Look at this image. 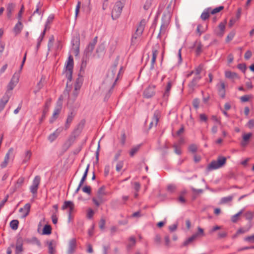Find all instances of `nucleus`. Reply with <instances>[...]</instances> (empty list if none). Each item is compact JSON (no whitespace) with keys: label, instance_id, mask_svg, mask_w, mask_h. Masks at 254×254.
Segmentation results:
<instances>
[{"label":"nucleus","instance_id":"nucleus-1","mask_svg":"<svg viewBox=\"0 0 254 254\" xmlns=\"http://www.w3.org/2000/svg\"><path fill=\"white\" fill-rule=\"evenodd\" d=\"M107 194L105 187L102 186L98 190L96 196L92 198V201L96 206H99L106 201L105 196Z\"/></svg>","mask_w":254,"mask_h":254},{"label":"nucleus","instance_id":"nucleus-2","mask_svg":"<svg viewBox=\"0 0 254 254\" xmlns=\"http://www.w3.org/2000/svg\"><path fill=\"white\" fill-rule=\"evenodd\" d=\"M226 158L223 156H219L217 160L212 161L209 163L207 170L208 171L216 170L223 167L226 163Z\"/></svg>","mask_w":254,"mask_h":254},{"label":"nucleus","instance_id":"nucleus-3","mask_svg":"<svg viewBox=\"0 0 254 254\" xmlns=\"http://www.w3.org/2000/svg\"><path fill=\"white\" fill-rule=\"evenodd\" d=\"M73 68V59L72 56H69L65 65V74L67 79L71 81Z\"/></svg>","mask_w":254,"mask_h":254},{"label":"nucleus","instance_id":"nucleus-4","mask_svg":"<svg viewBox=\"0 0 254 254\" xmlns=\"http://www.w3.org/2000/svg\"><path fill=\"white\" fill-rule=\"evenodd\" d=\"M124 5V3L120 0L115 3L112 12V17L113 19H116L120 15Z\"/></svg>","mask_w":254,"mask_h":254},{"label":"nucleus","instance_id":"nucleus-5","mask_svg":"<svg viewBox=\"0 0 254 254\" xmlns=\"http://www.w3.org/2000/svg\"><path fill=\"white\" fill-rule=\"evenodd\" d=\"M82 83L83 78L82 77H79L76 79L74 84V90L73 91L71 94H69V98H73V99L76 98L78 94L79 90H80L81 87Z\"/></svg>","mask_w":254,"mask_h":254},{"label":"nucleus","instance_id":"nucleus-6","mask_svg":"<svg viewBox=\"0 0 254 254\" xmlns=\"http://www.w3.org/2000/svg\"><path fill=\"white\" fill-rule=\"evenodd\" d=\"M63 210L68 209V217L71 218L72 213L74 209V204L71 201H65L62 207Z\"/></svg>","mask_w":254,"mask_h":254},{"label":"nucleus","instance_id":"nucleus-7","mask_svg":"<svg viewBox=\"0 0 254 254\" xmlns=\"http://www.w3.org/2000/svg\"><path fill=\"white\" fill-rule=\"evenodd\" d=\"M40 180L41 178L39 176H36L33 180L32 185L30 187V191L33 193L34 197H35V196H36L37 194V190L40 183Z\"/></svg>","mask_w":254,"mask_h":254},{"label":"nucleus","instance_id":"nucleus-8","mask_svg":"<svg viewBox=\"0 0 254 254\" xmlns=\"http://www.w3.org/2000/svg\"><path fill=\"white\" fill-rule=\"evenodd\" d=\"M154 85L150 84L145 89L143 92V96L146 98H149L153 97L155 93Z\"/></svg>","mask_w":254,"mask_h":254},{"label":"nucleus","instance_id":"nucleus-9","mask_svg":"<svg viewBox=\"0 0 254 254\" xmlns=\"http://www.w3.org/2000/svg\"><path fill=\"white\" fill-rule=\"evenodd\" d=\"M11 93L6 92L1 99L0 100V112L4 108L6 104L8 102Z\"/></svg>","mask_w":254,"mask_h":254},{"label":"nucleus","instance_id":"nucleus-10","mask_svg":"<svg viewBox=\"0 0 254 254\" xmlns=\"http://www.w3.org/2000/svg\"><path fill=\"white\" fill-rule=\"evenodd\" d=\"M202 67L200 65L197 67H196L194 70L191 71L189 74H188V77L192 75V74L194 73L197 76L195 77L193 80L192 83L195 84L196 82L200 79V76L199 75L200 73L201 72Z\"/></svg>","mask_w":254,"mask_h":254},{"label":"nucleus","instance_id":"nucleus-11","mask_svg":"<svg viewBox=\"0 0 254 254\" xmlns=\"http://www.w3.org/2000/svg\"><path fill=\"white\" fill-rule=\"evenodd\" d=\"M218 92L219 95L222 98H224L225 97V84L224 81H220L217 85Z\"/></svg>","mask_w":254,"mask_h":254},{"label":"nucleus","instance_id":"nucleus-12","mask_svg":"<svg viewBox=\"0 0 254 254\" xmlns=\"http://www.w3.org/2000/svg\"><path fill=\"white\" fill-rule=\"evenodd\" d=\"M226 21L221 22L217 29H215V34L219 36L222 37L225 32Z\"/></svg>","mask_w":254,"mask_h":254},{"label":"nucleus","instance_id":"nucleus-13","mask_svg":"<svg viewBox=\"0 0 254 254\" xmlns=\"http://www.w3.org/2000/svg\"><path fill=\"white\" fill-rule=\"evenodd\" d=\"M252 135L253 134L252 133H244L242 136V140L241 142V145L242 147H246L248 144Z\"/></svg>","mask_w":254,"mask_h":254},{"label":"nucleus","instance_id":"nucleus-14","mask_svg":"<svg viewBox=\"0 0 254 254\" xmlns=\"http://www.w3.org/2000/svg\"><path fill=\"white\" fill-rule=\"evenodd\" d=\"M161 117V113L159 111H156L153 115L152 121L150 124V127L153 126H156Z\"/></svg>","mask_w":254,"mask_h":254},{"label":"nucleus","instance_id":"nucleus-15","mask_svg":"<svg viewBox=\"0 0 254 254\" xmlns=\"http://www.w3.org/2000/svg\"><path fill=\"white\" fill-rule=\"evenodd\" d=\"M31 205L29 203L26 204L23 208L19 209V212L21 213V217L25 218L30 212Z\"/></svg>","mask_w":254,"mask_h":254},{"label":"nucleus","instance_id":"nucleus-16","mask_svg":"<svg viewBox=\"0 0 254 254\" xmlns=\"http://www.w3.org/2000/svg\"><path fill=\"white\" fill-rule=\"evenodd\" d=\"M23 242L21 238H18L16 241L15 254H21L23 251Z\"/></svg>","mask_w":254,"mask_h":254},{"label":"nucleus","instance_id":"nucleus-17","mask_svg":"<svg viewBox=\"0 0 254 254\" xmlns=\"http://www.w3.org/2000/svg\"><path fill=\"white\" fill-rule=\"evenodd\" d=\"M13 152V149L10 148L8 151L7 153L5 155V156L4 157V161L1 163L0 167L2 168H5L7 166L9 160V156L11 154H12Z\"/></svg>","mask_w":254,"mask_h":254},{"label":"nucleus","instance_id":"nucleus-18","mask_svg":"<svg viewBox=\"0 0 254 254\" xmlns=\"http://www.w3.org/2000/svg\"><path fill=\"white\" fill-rule=\"evenodd\" d=\"M76 248V242L75 239H73L71 240L69 242L68 250V253L69 254H72L75 251Z\"/></svg>","mask_w":254,"mask_h":254},{"label":"nucleus","instance_id":"nucleus-19","mask_svg":"<svg viewBox=\"0 0 254 254\" xmlns=\"http://www.w3.org/2000/svg\"><path fill=\"white\" fill-rule=\"evenodd\" d=\"M97 42V37H96L94 38V39L93 40L92 42L89 43L88 46L86 48L85 51L86 53H91L92 52L93 50L94 49V48L95 47V45H96V43Z\"/></svg>","mask_w":254,"mask_h":254},{"label":"nucleus","instance_id":"nucleus-20","mask_svg":"<svg viewBox=\"0 0 254 254\" xmlns=\"http://www.w3.org/2000/svg\"><path fill=\"white\" fill-rule=\"evenodd\" d=\"M15 7V4L13 3H10L7 4L6 7L7 16L8 18H10Z\"/></svg>","mask_w":254,"mask_h":254},{"label":"nucleus","instance_id":"nucleus-21","mask_svg":"<svg viewBox=\"0 0 254 254\" xmlns=\"http://www.w3.org/2000/svg\"><path fill=\"white\" fill-rule=\"evenodd\" d=\"M146 23L147 20L145 19H143L140 21L136 29V31H137V32L139 34H142Z\"/></svg>","mask_w":254,"mask_h":254},{"label":"nucleus","instance_id":"nucleus-22","mask_svg":"<svg viewBox=\"0 0 254 254\" xmlns=\"http://www.w3.org/2000/svg\"><path fill=\"white\" fill-rule=\"evenodd\" d=\"M48 245V251L49 254H55L56 253V244L54 241L47 242Z\"/></svg>","mask_w":254,"mask_h":254},{"label":"nucleus","instance_id":"nucleus-23","mask_svg":"<svg viewBox=\"0 0 254 254\" xmlns=\"http://www.w3.org/2000/svg\"><path fill=\"white\" fill-rule=\"evenodd\" d=\"M74 115L73 113V112H71L70 114H69L67 116L66 121L65 124L64 128L65 129H67L69 128L70 125L71 123L72 122L73 118H74Z\"/></svg>","mask_w":254,"mask_h":254},{"label":"nucleus","instance_id":"nucleus-24","mask_svg":"<svg viewBox=\"0 0 254 254\" xmlns=\"http://www.w3.org/2000/svg\"><path fill=\"white\" fill-rule=\"evenodd\" d=\"M62 130L63 129L62 128H58L53 133L50 134L49 136V139L50 141H53L55 140Z\"/></svg>","mask_w":254,"mask_h":254},{"label":"nucleus","instance_id":"nucleus-25","mask_svg":"<svg viewBox=\"0 0 254 254\" xmlns=\"http://www.w3.org/2000/svg\"><path fill=\"white\" fill-rule=\"evenodd\" d=\"M61 110V107H59L56 108L53 113V116L51 118V119L50 120V122L51 123H52L53 122H54L56 119L58 117Z\"/></svg>","mask_w":254,"mask_h":254},{"label":"nucleus","instance_id":"nucleus-26","mask_svg":"<svg viewBox=\"0 0 254 254\" xmlns=\"http://www.w3.org/2000/svg\"><path fill=\"white\" fill-rule=\"evenodd\" d=\"M252 227V225H250L248 228H240L237 231L236 234L233 236V238H235L237 237L238 236H239L240 234H244L246 232L249 231V230L251 229Z\"/></svg>","mask_w":254,"mask_h":254},{"label":"nucleus","instance_id":"nucleus-27","mask_svg":"<svg viewBox=\"0 0 254 254\" xmlns=\"http://www.w3.org/2000/svg\"><path fill=\"white\" fill-rule=\"evenodd\" d=\"M141 35H142V34H139L137 32V31L136 30L135 33L133 34V35L132 36V37L131 38V45H134L135 44H136L138 42L139 39Z\"/></svg>","mask_w":254,"mask_h":254},{"label":"nucleus","instance_id":"nucleus-28","mask_svg":"<svg viewBox=\"0 0 254 254\" xmlns=\"http://www.w3.org/2000/svg\"><path fill=\"white\" fill-rule=\"evenodd\" d=\"M45 81V78L42 77L39 81V82L37 83V85L36 86L34 92L36 94L37 92H38L43 86L44 83Z\"/></svg>","mask_w":254,"mask_h":254},{"label":"nucleus","instance_id":"nucleus-29","mask_svg":"<svg viewBox=\"0 0 254 254\" xmlns=\"http://www.w3.org/2000/svg\"><path fill=\"white\" fill-rule=\"evenodd\" d=\"M225 75L226 77L229 79H234L238 78V74L236 73L230 71H225Z\"/></svg>","mask_w":254,"mask_h":254},{"label":"nucleus","instance_id":"nucleus-30","mask_svg":"<svg viewBox=\"0 0 254 254\" xmlns=\"http://www.w3.org/2000/svg\"><path fill=\"white\" fill-rule=\"evenodd\" d=\"M158 54V51L156 49H153L152 50V57L151 59V68L153 69L154 68V65L156 61V57Z\"/></svg>","mask_w":254,"mask_h":254},{"label":"nucleus","instance_id":"nucleus-31","mask_svg":"<svg viewBox=\"0 0 254 254\" xmlns=\"http://www.w3.org/2000/svg\"><path fill=\"white\" fill-rule=\"evenodd\" d=\"M22 24L20 20H19L18 23L15 25L14 27L13 30L15 34H19L22 29Z\"/></svg>","mask_w":254,"mask_h":254},{"label":"nucleus","instance_id":"nucleus-32","mask_svg":"<svg viewBox=\"0 0 254 254\" xmlns=\"http://www.w3.org/2000/svg\"><path fill=\"white\" fill-rule=\"evenodd\" d=\"M197 237V234H194L189 238L187 240H186L183 243V246H187L191 243H192L193 241H194Z\"/></svg>","mask_w":254,"mask_h":254},{"label":"nucleus","instance_id":"nucleus-33","mask_svg":"<svg viewBox=\"0 0 254 254\" xmlns=\"http://www.w3.org/2000/svg\"><path fill=\"white\" fill-rule=\"evenodd\" d=\"M25 179L24 178L21 177H20L17 181L15 185V188L16 189H19L21 187V186L23 185Z\"/></svg>","mask_w":254,"mask_h":254},{"label":"nucleus","instance_id":"nucleus-34","mask_svg":"<svg viewBox=\"0 0 254 254\" xmlns=\"http://www.w3.org/2000/svg\"><path fill=\"white\" fill-rule=\"evenodd\" d=\"M243 210H242L240 211H239L238 213L235 214V215H233L231 217V221L233 223H236L240 219V216L243 214Z\"/></svg>","mask_w":254,"mask_h":254},{"label":"nucleus","instance_id":"nucleus-35","mask_svg":"<svg viewBox=\"0 0 254 254\" xmlns=\"http://www.w3.org/2000/svg\"><path fill=\"white\" fill-rule=\"evenodd\" d=\"M140 145H138L133 147L129 151V155L130 157H133L139 150Z\"/></svg>","mask_w":254,"mask_h":254},{"label":"nucleus","instance_id":"nucleus-36","mask_svg":"<svg viewBox=\"0 0 254 254\" xmlns=\"http://www.w3.org/2000/svg\"><path fill=\"white\" fill-rule=\"evenodd\" d=\"M172 83L171 81H169L167 83V85L166 86V90L165 91V93L164 94V97H168L169 95V92L170 91L172 88Z\"/></svg>","mask_w":254,"mask_h":254},{"label":"nucleus","instance_id":"nucleus-37","mask_svg":"<svg viewBox=\"0 0 254 254\" xmlns=\"http://www.w3.org/2000/svg\"><path fill=\"white\" fill-rule=\"evenodd\" d=\"M52 232V228L51 226L48 225H46L43 230V234L45 235H49L51 234Z\"/></svg>","mask_w":254,"mask_h":254},{"label":"nucleus","instance_id":"nucleus-38","mask_svg":"<svg viewBox=\"0 0 254 254\" xmlns=\"http://www.w3.org/2000/svg\"><path fill=\"white\" fill-rule=\"evenodd\" d=\"M31 154V152L30 150H27L25 152V155L23 160V163H25L27 162L30 159Z\"/></svg>","mask_w":254,"mask_h":254},{"label":"nucleus","instance_id":"nucleus-39","mask_svg":"<svg viewBox=\"0 0 254 254\" xmlns=\"http://www.w3.org/2000/svg\"><path fill=\"white\" fill-rule=\"evenodd\" d=\"M18 224H19V222L18 220H13L11 221V222L10 223V227L13 230H15L18 228Z\"/></svg>","mask_w":254,"mask_h":254},{"label":"nucleus","instance_id":"nucleus-40","mask_svg":"<svg viewBox=\"0 0 254 254\" xmlns=\"http://www.w3.org/2000/svg\"><path fill=\"white\" fill-rule=\"evenodd\" d=\"M94 213H95V212L93 211V210L91 208H89L87 210L86 217L88 219H91L93 217V216H94Z\"/></svg>","mask_w":254,"mask_h":254},{"label":"nucleus","instance_id":"nucleus-41","mask_svg":"<svg viewBox=\"0 0 254 254\" xmlns=\"http://www.w3.org/2000/svg\"><path fill=\"white\" fill-rule=\"evenodd\" d=\"M210 9H208L207 11H204L201 15V18L203 20H205L209 17Z\"/></svg>","mask_w":254,"mask_h":254},{"label":"nucleus","instance_id":"nucleus-42","mask_svg":"<svg viewBox=\"0 0 254 254\" xmlns=\"http://www.w3.org/2000/svg\"><path fill=\"white\" fill-rule=\"evenodd\" d=\"M246 218L248 220H252L254 216V212L252 211H248L245 214Z\"/></svg>","mask_w":254,"mask_h":254},{"label":"nucleus","instance_id":"nucleus-43","mask_svg":"<svg viewBox=\"0 0 254 254\" xmlns=\"http://www.w3.org/2000/svg\"><path fill=\"white\" fill-rule=\"evenodd\" d=\"M233 199L232 196H228L227 197H223L221 200V203H226L232 201Z\"/></svg>","mask_w":254,"mask_h":254},{"label":"nucleus","instance_id":"nucleus-44","mask_svg":"<svg viewBox=\"0 0 254 254\" xmlns=\"http://www.w3.org/2000/svg\"><path fill=\"white\" fill-rule=\"evenodd\" d=\"M223 9H224V6H220L216 7L214 9L210 11V12L212 14H214L216 13L220 12L221 10H223Z\"/></svg>","mask_w":254,"mask_h":254},{"label":"nucleus","instance_id":"nucleus-45","mask_svg":"<svg viewBox=\"0 0 254 254\" xmlns=\"http://www.w3.org/2000/svg\"><path fill=\"white\" fill-rule=\"evenodd\" d=\"M88 169H89V166H88L85 171V173L84 174V175L82 177V178L81 179V181H80V186H82L83 184L84 183V181H85L86 179V177H87V173H88Z\"/></svg>","mask_w":254,"mask_h":254},{"label":"nucleus","instance_id":"nucleus-46","mask_svg":"<svg viewBox=\"0 0 254 254\" xmlns=\"http://www.w3.org/2000/svg\"><path fill=\"white\" fill-rule=\"evenodd\" d=\"M252 98V95H245L240 98V100L242 102H246L249 101Z\"/></svg>","mask_w":254,"mask_h":254},{"label":"nucleus","instance_id":"nucleus-47","mask_svg":"<svg viewBox=\"0 0 254 254\" xmlns=\"http://www.w3.org/2000/svg\"><path fill=\"white\" fill-rule=\"evenodd\" d=\"M227 232L226 231H222L218 233V236L219 239L225 238L227 236Z\"/></svg>","mask_w":254,"mask_h":254},{"label":"nucleus","instance_id":"nucleus-48","mask_svg":"<svg viewBox=\"0 0 254 254\" xmlns=\"http://www.w3.org/2000/svg\"><path fill=\"white\" fill-rule=\"evenodd\" d=\"M197 146L195 144H191L189 147V150L190 152L194 153L197 150Z\"/></svg>","mask_w":254,"mask_h":254},{"label":"nucleus","instance_id":"nucleus-49","mask_svg":"<svg viewBox=\"0 0 254 254\" xmlns=\"http://www.w3.org/2000/svg\"><path fill=\"white\" fill-rule=\"evenodd\" d=\"M123 166H124V162L123 161H120L118 162L116 165V170L118 172H120L123 168Z\"/></svg>","mask_w":254,"mask_h":254},{"label":"nucleus","instance_id":"nucleus-50","mask_svg":"<svg viewBox=\"0 0 254 254\" xmlns=\"http://www.w3.org/2000/svg\"><path fill=\"white\" fill-rule=\"evenodd\" d=\"M135 244V239L134 237H130L129 240V243L128 244V247L131 248L134 246Z\"/></svg>","mask_w":254,"mask_h":254},{"label":"nucleus","instance_id":"nucleus-51","mask_svg":"<svg viewBox=\"0 0 254 254\" xmlns=\"http://www.w3.org/2000/svg\"><path fill=\"white\" fill-rule=\"evenodd\" d=\"M58 213L53 212L52 215V222L54 224H56L58 222Z\"/></svg>","mask_w":254,"mask_h":254},{"label":"nucleus","instance_id":"nucleus-52","mask_svg":"<svg viewBox=\"0 0 254 254\" xmlns=\"http://www.w3.org/2000/svg\"><path fill=\"white\" fill-rule=\"evenodd\" d=\"M16 84H15V83H13L12 82H11V81H10V82L9 83L8 85H7V90L6 92H9L10 93H11V91L12 90H13V89L14 88V87L15 86Z\"/></svg>","mask_w":254,"mask_h":254},{"label":"nucleus","instance_id":"nucleus-53","mask_svg":"<svg viewBox=\"0 0 254 254\" xmlns=\"http://www.w3.org/2000/svg\"><path fill=\"white\" fill-rule=\"evenodd\" d=\"M173 147L175 149V152L176 153L179 154V155L181 154L182 152H181L180 146H179L178 144H174L173 145Z\"/></svg>","mask_w":254,"mask_h":254},{"label":"nucleus","instance_id":"nucleus-54","mask_svg":"<svg viewBox=\"0 0 254 254\" xmlns=\"http://www.w3.org/2000/svg\"><path fill=\"white\" fill-rule=\"evenodd\" d=\"M244 240L246 242L254 243V235L247 236L245 238Z\"/></svg>","mask_w":254,"mask_h":254},{"label":"nucleus","instance_id":"nucleus-55","mask_svg":"<svg viewBox=\"0 0 254 254\" xmlns=\"http://www.w3.org/2000/svg\"><path fill=\"white\" fill-rule=\"evenodd\" d=\"M18 81H19L18 75L14 74L13 75L10 81L11 82H12L13 83H15V84H16L18 82Z\"/></svg>","mask_w":254,"mask_h":254},{"label":"nucleus","instance_id":"nucleus-56","mask_svg":"<svg viewBox=\"0 0 254 254\" xmlns=\"http://www.w3.org/2000/svg\"><path fill=\"white\" fill-rule=\"evenodd\" d=\"M82 190L83 192L87 193L88 194H90L91 192V189L90 186H85L83 188Z\"/></svg>","mask_w":254,"mask_h":254},{"label":"nucleus","instance_id":"nucleus-57","mask_svg":"<svg viewBox=\"0 0 254 254\" xmlns=\"http://www.w3.org/2000/svg\"><path fill=\"white\" fill-rule=\"evenodd\" d=\"M247 126L250 129H252L254 127V120H250L247 123Z\"/></svg>","mask_w":254,"mask_h":254},{"label":"nucleus","instance_id":"nucleus-58","mask_svg":"<svg viewBox=\"0 0 254 254\" xmlns=\"http://www.w3.org/2000/svg\"><path fill=\"white\" fill-rule=\"evenodd\" d=\"M105 223V220L104 219L102 218L99 223V226L101 229H103L104 228Z\"/></svg>","mask_w":254,"mask_h":254},{"label":"nucleus","instance_id":"nucleus-59","mask_svg":"<svg viewBox=\"0 0 254 254\" xmlns=\"http://www.w3.org/2000/svg\"><path fill=\"white\" fill-rule=\"evenodd\" d=\"M134 189L135 191L138 192L140 189V185L138 182H134L133 183Z\"/></svg>","mask_w":254,"mask_h":254},{"label":"nucleus","instance_id":"nucleus-60","mask_svg":"<svg viewBox=\"0 0 254 254\" xmlns=\"http://www.w3.org/2000/svg\"><path fill=\"white\" fill-rule=\"evenodd\" d=\"M199 119L201 121L206 122L207 121V117L204 114H201L199 115Z\"/></svg>","mask_w":254,"mask_h":254},{"label":"nucleus","instance_id":"nucleus-61","mask_svg":"<svg viewBox=\"0 0 254 254\" xmlns=\"http://www.w3.org/2000/svg\"><path fill=\"white\" fill-rule=\"evenodd\" d=\"M23 11H24V6L22 5L21 7L20 10H19V11L18 12V18L19 20H21V19L22 17V15L23 13Z\"/></svg>","mask_w":254,"mask_h":254},{"label":"nucleus","instance_id":"nucleus-62","mask_svg":"<svg viewBox=\"0 0 254 254\" xmlns=\"http://www.w3.org/2000/svg\"><path fill=\"white\" fill-rule=\"evenodd\" d=\"M252 56V53L250 51H247L245 54V58L246 60H249Z\"/></svg>","mask_w":254,"mask_h":254},{"label":"nucleus","instance_id":"nucleus-63","mask_svg":"<svg viewBox=\"0 0 254 254\" xmlns=\"http://www.w3.org/2000/svg\"><path fill=\"white\" fill-rule=\"evenodd\" d=\"M202 26L200 24L197 26V32L199 34V35H201L202 33L204 32V30L202 29Z\"/></svg>","mask_w":254,"mask_h":254},{"label":"nucleus","instance_id":"nucleus-64","mask_svg":"<svg viewBox=\"0 0 254 254\" xmlns=\"http://www.w3.org/2000/svg\"><path fill=\"white\" fill-rule=\"evenodd\" d=\"M201 49H202V46L200 45H198L197 46L196 49H195V53L196 55H198L200 54L201 52Z\"/></svg>","mask_w":254,"mask_h":254}]
</instances>
